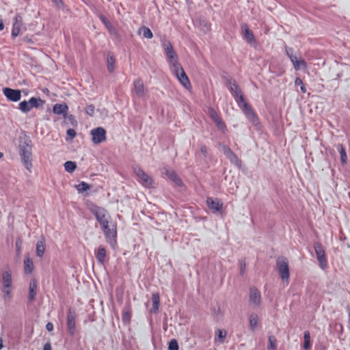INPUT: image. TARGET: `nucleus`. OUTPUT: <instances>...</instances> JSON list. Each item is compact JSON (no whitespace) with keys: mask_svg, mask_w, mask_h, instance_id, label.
<instances>
[{"mask_svg":"<svg viewBox=\"0 0 350 350\" xmlns=\"http://www.w3.org/2000/svg\"><path fill=\"white\" fill-rule=\"evenodd\" d=\"M229 90L234 98L239 107L242 109L247 119L254 125L259 123V119L256 113L245 100L243 94L239 86L235 83H230Z\"/></svg>","mask_w":350,"mask_h":350,"instance_id":"nucleus-1","label":"nucleus"},{"mask_svg":"<svg viewBox=\"0 0 350 350\" xmlns=\"http://www.w3.org/2000/svg\"><path fill=\"white\" fill-rule=\"evenodd\" d=\"M19 155L25 168L31 172L32 167V142L25 135L19 139Z\"/></svg>","mask_w":350,"mask_h":350,"instance_id":"nucleus-2","label":"nucleus"},{"mask_svg":"<svg viewBox=\"0 0 350 350\" xmlns=\"http://www.w3.org/2000/svg\"><path fill=\"white\" fill-rule=\"evenodd\" d=\"M107 241L114 248L117 244V224L111 219L100 225Z\"/></svg>","mask_w":350,"mask_h":350,"instance_id":"nucleus-3","label":"nucleus"},{"mask_svg":"<svg viewBox=\"0 0 350 350\" xmlns=\"http://www.w3.org/2000/svg\"><path fill=\"white\" fill-rule=\"evenodd\" d=\"M162 46L164 49V52L167 56L168 63L170 66L171 69L177 67L180 65L178 60V56L176 53L174 51L173 46L170 40H165L162 42Z\"/></svg>","mask_w":350,"mask_h":350,"instance_id":"nucleus-4","label":"nucleus"},{"mask_svg":"<svg viewBox=\"0 0 350 350\" xmlns=\"http://www.w3.org/2000/svg\"><path fill=\"white\" fill-rule=\"evenodd\" d=\"M44 100L40 98L31 97L28 100H23L18 105V109L23 113H28L33 108L42 107Z\"/></svg>","mask_w":350,"mask_h":350,"instance_id":"nucleus-5","label":"nucleus"},{"mask_svg":"<svg viewBox=\"0 0 350 350\" xmlns=\"http://www.w3.org/2000/svg\"><path fill=\"white\" fill-rule=\"evenodd\" d=\"M172 72L176 77L180 84L187 90H189L191 89V84L190 81L183 70L181 65L174 67L171 69Z\"/></svg>","mask_w":350,"mask_h":350,"instance_id":"nucleus-6","label":"nucleus"},{"mask_svg":"<svg viewBox=\"0 0 350 350\" xmlns=\"http://www.w3.org/2000/svg\"><path fill=\"white\" fill-rule=\"evenodd\" d=\"M277 269L283 280H288L290 277L288 262L286 258L280 257L277 259Z\"/></svg>","mask_w":350,"mask_h":350,"instance_id":"nucleus-7","label":"nucleus"},{"mask_svg":"<svg viewBox=\"0 0 350 350\" xmlns=\"http://www.w3.org/2000/svg\"><path fill=\"white\" fill-rule=\"evenodd\" d=\"M91 212L95 216L100 226L105 224V223H107V221L111 219V216L109 215L107 211L102 207L96 206L91 208Z\"/></svg>","mask_w":350,"mask_h":350,"instance_id":"nucleus-8","label":"nucleus"},{"mask_svg":"<svg viewBox=\"0 0 350 350\" xmlns=\"http://www.w3.org/2000/svg\"><path fill=\"white\" fill-rule=\"evenodd\" d=\"M134 172L137 176L138 182H139L143 186L146 187H150L152 185V178L140 167H135L134 169Z\"/></svg>","mask_w":350,"mask_h":350,"instance_id":"nucleus-9","label":"nucleus"},{"mask_svg":"<svg viewBox=\"0 0 350 350\" xmlns=\"http://www.w3.org/2000/svg\"><path fill=\"white\" fill-rule=\"evenodd\" d=\"M92 141L95 144L106 141V131L103 127H97L91 130Z\"/></svg>","mask_w":350,"mask_h":350,"instance_id":"nucleus-10","label":"nucleus"},{"mask_svg":"<svg viewBox=\"0 0 350 350\" xmlns=\"http://www.w3.org/2000/svg\"><path fill=\"white\" fill-rule=\"evenodd\" d=\"M314 247L320 266L321 268L324 269L325 267H327V261L325 257L323 247L320 243L317 242L314 243Z\"/></svg>","mask_w":350,"mask_h":350,"instance_id":"nucleus-11","label":"nucleus"},{"mask_svg":"<svg viewBox=\"0 0 350 350\" xmlns=\"http://www.w3.org/2000/svg\"><path fill=\"white\" fill-rule=\"evenodd\" d=\"M4 95L8 100L12 102H17L21 98V92L20 90H14L10 88H5L3 90Z\"/></svg>","mask_w":350,"mask_h":350,"instance_id":"nucleus-12","label":"nucleus"},{"mask_svg":"<svg viewBox=\"0 0 350 350\" xmlns=\"http://www.w3.org/2000/svg\"><path fill=\"white\" fill-rule=\"evenodd\" d=\"M23 27V22L22 16L19 14H16L14 18V22L12 25V36L13 37L18 36L21 29Z\"/></svg>","mask_w":350,"mask_h":350,"instance_id":"nucleus-13","label":"nucleus"},{"mask_svg":"<svg viewBox=\"0 0 350 350\" xmlns=\"http://www.w3.org/2000/svg\"><path fill=\"white\" fill-rule=\"evenodd\" d=\"M249 301L254 306H259L261 302L260 292L256 287L250 288Z\"/></svg>","mask_w":350,"mask_h":350,"instance_id":"nucleus-14","label":"nucleus"},{"mask_svg":"<svg viewBox=\"0 0 350 350\" xmlns=\"http://www.w3.org/2000/svg\"><path fill=\"white\" fill-rule=\"evenodd\" d=\"M206 204L209 209L213 212H218L221 210L223 207V202L219 198L208 197L206 199Z\"/></svg>","mask_w":350,"mask_h":350,"instance_id":"nucleus-15","label":"nucleus"},{"mask_svg":"<svg viewBox=\"0 0 350 350\" xmlns=\"http://www.w3.org/2000/svg\"><path fill=\"white\" fill-rule=\"evenodd\" d=\"M243 32V38L250 44L255 43L256 39L253 32L250 29L249 26L246 23H243L241 26Z\"/></svg>","mask_w":350,"mask_h":350,"instance_id":"nucleus-16","label":"nucleus"},{"mask_svg":"<svg viewBox=\"0 0 350 350\" xmlns=\"http://www.w3.org/2000/svg\"><path fill=\"white\" fill-rule=\"evenodd\" d=\"M208 114L219 129H223L226 128L225 123L213 108L208 109Z\"/></svg>","mask_w":350,"mask_h":350,"instance_id":"nucleus-17","label":"nucleus"},{"mask_svg":"<svg viewBox=\"0 0 350 350\" xmlns=\"http://www.w3.org/2000/svg\"><path fill=\"white\" fill-rule=\"evenodd\" d=\"M133 92L137 97H142L145 94V88L143 81L141 79H137L133 81Z\"/></svg>","mask_w":350,"mask_h":350,"instance_id":"nucleus-18","label":"nucleus"},{"mask_svg":"<svg viewBox=\"0 0 350 350\" xmlns=\"http://www.w3.org/2000/svg\"><path fill=\"white\" fill-rule=\"evenodd\" d=\"M75 321L76 317L74 312L70 310L68 312L67 314V326L70 335H74L75 332Z\"/></svg>","mask_w":350,"mask_h":350,"instance_id":"nucleus-19","label":"nucleus"},{"mask_svg":"<svg viewBox=\"0 0 350 350\" xmlns=\"http://www.w3.org/2000/svg\"><path fill=\"white\" fill-rule=\"evenodd\" d=\"M107 252L103 245H100L95 251V256L98 262L100 265H104L105 261Z\"/></svg>","mask_w":350,"mask_h":350,"instance_id":"nucleus-20","label":"nucleus"},{"mask_svg":"<svg viewBox=\"0 0 350 350\" xmlns=\"http://www.w3.org/2000/svg\"><path fill=\"white\" fill-rule=\"evenodd\" d=\"M165 174L168 176V178L172 180L176 185L182 186L183 182L178 175L176 173V172L172 169H165Z\"/></svg>","mask_w":350,"mask_h":350,"instance_id":"nucleus-21","label":"nucleus"},{"mask_svg":"<svg viewBox=\"0 0 350 350\" xmlns=\"http://www.w3.org/2000/svg\"><path fill=\"white\" fill-rule=\"evenodd\" d=\"M223 150L224 154L230 161L231 163L239 164L241 162L238 157L231 150L230 148L224 146L223 147Z\"/></svg>","mask_w":350,"mask_h":350,"instance_id":"nucleus-22","label":"nucleus"},{"mask_svg":"<svg viewBox=\"0 0 350 350\" xmlns=\"http://www.w3.org/2000/svg\"><path fill=\"white\" fill-rule=\"evenodd\" d=\"M38 282L36 279H32L29 283L28 299L29 301H33L37 294Z\"/></svg>","mask_w":350,"mask_h":350,"instance_id":"nucleus-23","label":"nucleus"},{"mask_svg":"<svg viewBox=\"0 0 350 350\" xmlns=\"http://www.w3.org/2000/svg\"><path fill=\"white\" fill-rule=\"evenodd\" d=\"M291 61L293 65V67L295 70H300L301 68H306L307 64L306 62L301 58H298L296 57H291Z\"/></svg>","mask_w":350,"mask_h":350,"instance_id":"nucleus-24","label":"nucleus"},{"mask_svg":"<svg viewBox=\"0 0 350 350\" xmlns=\"http://www.w3.org/2000/svg\"><path fill=\"white\" fill-rule=\"evenodd\" d=\"M45 239L42 237L36 243V255L38 257L42 258L45 252Z\"/></svg>","mask_w":350,"mask_h":350,"instance_id":"nucleus-25","label":"nucleus"},{"mask_svg":"<svg viewBox=\"0 0 350 350\" xmlns=\"http://www.w3.org/2000/svg\"><path fill=\"white\" fill-rule=\"evenodd\" d=\"M12 286V275L10 271H5L2 275V286L8 287Z\"/></svg>","mask_w":350,"mask_h":350,"instance_id":"nucleus-26","label":"nucleus"},{"mask_svg":"<svg viewBox=\"0 0 350 350\" xmlns=\"http://www.w3.org/2000/svg\"><path fill=\"white\" fill-rule=\"evenodd\" d=\"M34 266L33 260L27 256L24 259V271L26 274H30L33 271Z\"/></svg>","mask_w":350,"mask_h":350,"instance_id":"nucleus-27","label":"nucleus"},{"mask_svg":"<svg viewBox=\"0 0 350 350\" xmlns=\"http://www.w3.org/2000/svg\"><path fill=\"white\" fill-rule=\"evenodd\" d=\"M68 107L66 104H55L53 107V111L57 115L66 114Z\"/></svg>","mask_w":350,"mask_h":350,"instance_id":"nucleus-28","label":"nucleus"},{"mask_svg":"<svg viewBox=\"0 0 350 350\" xmlns=\"http://www.w3.org/2000/svg\"><path fill=\"white\" fill-rule=\"evenodd\" d=\"M3 293V298L5 301H9L12 299L13 296V286L1 287Z\"/></svg>","mask_w":350,"mask_h":350,"instance_id":"nucleus-29","label":"nucleus"},{"mask_svg":"<svg viewBox=\"0 0 350 350\" xmlns=\"http://www.w3.org/2000/svg\"><path fill=\"white\" fill-rule=\"evenodd\" d=\"M107 69L109 72H113L115 69L116 59L112 53H109L107 57Z\"/></svg>","mask_w":350,"mask_h":350,"instance_id":"nucleus-30","label":"nucleus"},{"mask_svg":"<svg viewBox=\"0 0 350 350\" xmlns=\"http://www.w3.org/2000/svg\"><path fill=\"white\" fill-rule=\"evenodd\" d=\"M152 312L156 313L159 310L160 305V297L158 293H153L152 295Z\"/></svg>","mask_w":350,"mask_h":350,"instance_id":"nucleus-31","label":"nucleus"},{"mask_svg":"<svg viewBox=\"0 0 350 350\" xmlns=\"http://www.w3.org/2000/svg\"><path fill=\"white\" fill-rule=\"evenodd\" d=\"M258 317L256 314H254V313H252L250 316V328L252 330H254L257 325H258Z\"/></svg>","mask_w":350,"mask_h":350,"instance_id":"nucleus-32","label":"nucleus"},{"mask_svg":"<svg viewBox=\"0 0 350 350\" xmlns=\"http://www.w3.org/2000/svg\"><path fill=\"white\" fill-rule=\"evenodd\" d=\"M304 349H309L311 347V343H310V334L309 331H305L304 334Z\"/></svg>","mask_w":350,"mask_h":350,"instance_id":"nucleus-33","label":"nucleus"},{"mask_svg":"<svg viewBox=\"0 0 350 350\" xmlns=\"http://www.w3.org/2000/svg\"><path fill=\"white\" fill-rule=\"evenodd\" d=\"M64 167H65V170L66 172H68L69 173H72L76 170L77 165H76L75 162L68 161L64 163Z\"/></svg>","mask_w":350,"mask_h":350,"instance_id":"nucleus-34","label":"nucleus"},{"mask_svg":"<svg viewBox=\"0 0 350 350\" xmlns=\"http://www.w3.org/2000/svg\"><path fill=\"white\" fill-rule=\"evenodd\" d=\"M139 33H142L144 37L148 39H151L153 37L152 32L150 28L145 26L139 29Z\"/></svg>","mask_w":350,"mask_h":350,"instance_id":"nucleus-35","label":"nucleus"},{"mask_svg":"<svg viewBox=\"0 0 350 350\" xmlns=\"http://www.w3.org/2000/svg\"><path fill=\"white\" fill-rule=\"evenodd\" d=\"M216 334H217V340L218 342H219L220 343H222L224 342V340L226 337V331L224 330V329H218L217 331H216Z\"/></svg>","mask_w":350,"mask_h":350,"instance_id":"nucleus-36","label":"nucleus"},{"mask_svg":"<svg viewBox=\"0 0 350 350\" xmlns=\"http://www.w3.org/2000/svg\"><path fill=\"white\" fill-rule=\"evenodd\" d=\"M269 343L268 350H276L277 340L273 336L269 337Z\"/></svg>","mask_w":350,"mask_h":350,"instance_id":"nucleus-37","label":"nucleus"},{"mask_svg":"<svg viewBox=\"0 0 350 350\" xmlns=\"http://www.w3.org/2000/svg\"><path fill=\"white\" fill-rule=\"evenodd\" d=\"M338 152H339V153L340 154L342 163H347V154H346L345 149V148L342 145H340L338 147Z\"/></svg>","mask_w":350,"mask_h":350,"instance_id":"nucleus-38","label":"nucleus"},{"mask_svg":"<svg viewBox=\"0 0 350 350\" xmlns=\"http://www.w3.org/2000/svg\"><path fill=\"white\" fill-rule=\"evenodd\" d=\"M77 189L78 191L81 193L89 190L90 189V186L85 182L83 181L77 186Z\"/></svg>","mask_w":350,"mask_h":350,"instance_id":"nucleus-39","label":"nucleus"},{"mask_svg":"<svg viewBox=\"0 0 350 350\" xmlns=\"http://www.w3.org/2000/svg\"><path fill=\"white\" fill-rule=\"evenodd\" d=\"M178 342L176 339H172L168 345V350H178Z\"/></svg>","mask_w":350,"mask_h":350,"instance_id":"nucleus-40","label":"nucleus"},{"mask_svg":"<svg viewBox=\"0 0 350 350\" xmlns=\"http://www.w3.org/2000/svg\"><path fill=\"white\" fill-rule=\"evenodd\" d=\"M67 137L66 140H72L76 137V131L73 129H68L66 131Z\"/></svg>","mask_w":350,"mask_h":350,"instance_id":"nucleus-41","label":"nucleus"},{"mask_svg":"<svg viewBox=\"0 0 350 350\" xmlns=\"http://www.w3.org/2000/svg\"><path fill=\"white\" fill-rule=\"evenodd\" d=\"M23 245V240L21 237H18L16 240V249L17 254H20L21 252V248Z\"/></svg>","mask_w":350,"mask_h":350,"instance_id":"nucleus-42","label":"nucleus"},{"mask_svg":"<svg viewBox=\"0 0 350 350\" xmlns=\"http://www.w3.org/2000/svg\"><path fill=\"white\" fill-rule=\"evenodd\" d=\"M85 111L88 114L93 116L94 113V106L93 105H88L86 107Z\"/></svg>","mask_w":350,"mask_h":350,"instance_id":"nucleus-43","label":"nucleus"},{"mask_svg":"<svg viewBox=\"0 0 350 350\" xmlns=\"http://www.w3.org/2000/svg\"><path fill=\"white\" fill-rule=\"evenodd\" d=\"M293 50L292 48L286 47V53L287 56L291 59V57H295L293 55Z\"/></svg>","mask_w":350,"mask_h":350,"instance_id":"nucleus-44","label":"nucleus"},{"mask_svg":"<svg viewBox=\"0 0 350 350\" xmlns=\"http://www.w3.org/2000/svg\"><path fill=\"white\" fill-rule=\"evenodd\" d=\"M200 152L204 155V156H206L207 154V152H208V149H207V147L205 146V145H202L200 146Z\"/></svg>","mask_w":350,"mask_h":350,"instance_id":"nucleus-45","label":"nucleus"},{"mask_svg":"<svg viewBox=\"0 0 350 350\" xmlns=\"http://www.w3.org/2000/svg\"><path fill=\"white\" fill-rule=\"evenodd\" d=\"M295 84L296 85H299L300 87L304 85L303 81L299 78L297 77L295 80Z\"/></svg>","mask_w":350,"mask_h":350,"instance_id":"nucleus-46","label":"nucleus"},{"mask_svg":"<svg viewBox=\"0 0 350 350\" xmlns=\"http://www.w3.org/2000/svg\"><path fill=\"white\" fill-rule=\"evenodd\" d=\"M46 329L49 332L53 331V323H51V322L47 323L46 325Z\"/></svg>","mask_w":350,"mask_h":350,"instance_id":"nucleus-47","label":"nucleus"},{"mask_svg":"<svg viewBox=\"0 0 350 350\" xmlns=\"http://www.w3.org/2000/svg\"><path fill=\"white\" fill-rule=\"evenodd\" d=\"M42 350H52V347L50 342H46L43 347Z\"/></svg>","mask_w":350,"mask_h":350,"instance_id":"nucleus-48","label":"nucleus"},{"mask_svg":"<svg viewBox=\"0 0 350 350\" xmlns=\"http://www.w3.org/2000/svg\"><path fill=\"white\" fill-rule=\"evenodd\" d=\"M100 18L101 21H102L105 25H108V23H108V21H107V19L105 16H101L100 17Z\"/></svg>","mask_w":350,"mask_h":350,"instance_id":"nucleus-49","label":"nucleus"},{"mask_svg":"<svg viewBox=\"0 0 350 350\" xmlns=\"http://www.w3.org/2000/svg\"><path fill=\"white\" fill-rule=\"evenodd\" d=\"M300 89H301V91L302 93H306V88L304 85V84L300 87Z\"/></svg>","mask_w":350,"mask_h":350,"instance_id":"nucleus-50","label":"nucleus"},{"mask_svg":"<svg viewBox=\"0 0 350 350\" xmlns=\"http://www.w3.org/2000/svg\"><path fill=\"white\" fill-rule=\"evenodd\" d=\"M129 316H130L129 312H124V314H123V319H125V318H126V317H129Z\"/></svg>","mask_w":350,"mask_h":350,"instance_id":"nucleus-51","label":"nucleus"},{"mask_svg":"<svg viewBox=\"0 0 350 350\" xmlns=\"http://www.w3.org/2000/svg\"><path fill=\"white\" fill-rule=\"evenodd\" d=\"M245 265L244 264L243 265H241V273L243 274L245 271Z\"/></svg>","mask_w":350,"mask_h":350,"instance_id":"nucleus-52","label":"nucleus"},{"mask_svg":"<svg viewBox=\"0 0 350 350\" xmlns=\"http://www.w3.org/2000/svg\"><path fill=\"white\" fill-rule=\"evenodd\" d=\"M1 30H2V29H3V27H4V26H3V23H2V22H1Z\"/></svg>","mask_w":350,"mask_h":350,"instance_id":"nucleus-53","label":"nucleus"},{"mask_svg":"<svg viewBox=\"0 0 350 350\" xmlns=\"http://www.w3.org/2000/svg\"><path fill=\"white\" fill-rule=\"evenodd\" d=\"M53 1H55V2H57L58 0H53Z\"/></svg>","mask_w":350,"mask_h":350,"instance_id":"nucleus-54","label":"nucleus"}]
</instances>
